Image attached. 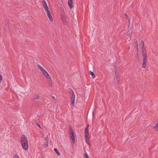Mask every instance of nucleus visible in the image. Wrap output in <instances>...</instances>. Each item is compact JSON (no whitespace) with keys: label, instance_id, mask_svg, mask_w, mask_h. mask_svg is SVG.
Returning <instances> with one entry per match:
<instances>
[{"label":"nucleus","instance_id":"obj_17","mask_svg":"<svg viewBox=\"0 0 158 158\" xmlns=\"http://www.w3.org/2000/svg\"><path fill=\"white\" fill-rule=\"evenodd\" d=\"M54 150L56 153V154L58 156H59L60 155V152L56 148H55L54 149Z\"/></svg>","mask_w":158,"mask_h":158},{"label":"nucleus","instance_id":"obj_2","mask_svg":"<svg viewBox=\"0 0 158 158\" xmlns=\"http://www.w3.org/2000/svg\"><path fill=\"white\" fill-rule=\"evenodd\" d=\"M142 53L143 57V62L142 65L143 68H145L146 67L147 62V52L144 47H142Z\"/></svg>","mask_w":158,"mask_h":158},{"label":"nucleus","instance_id":"obj_16","mask_svg":"<svg viewBox=\"0 0 158 158\" xmlns=\"http://www.w3.org/2000/svg\"><path fill=\"white\" fill-rule=\"evenodd\" d=\"M89 74L93 78H95L96 76L93 72L91 71H89Z\"/></svg>","mask_w":158,"mask_h":158},{"label":"nucleus","instance_id":"obj_19","mask_svg":"<svg viewBox=\"0 0 158 158\" xmlns=\"http://www.w3.org/2000/svg\"><path fill=\"white\" fill-rule=\"evenodd\" d=\"M154 129H156V131H158V120L157 123L154 127Z\"/></svg>","mask_w":158,"mask_h":158},{"label":"nucleus","instance_id":"obj_1","mask_svg":"<svg viewBox=\"0 0 158 158\" xmlns=\"http://www.w3.org/2000/svg\"><path fill=\"white\" fill-rule=\"evenodd\" d=\"M21 143L23 148L25 150H27L28 145L27 137L24 135H22L21 138Z\"/></svg>","mask_w":158,"mask_h":158},{"label":"nucleus","instance_id":"obj_7","mask_svg":"<svg viewBox=\"0 0 158 158\" xmlns=\"http://www.w3.org/2000/svg\"><path fill=\"white\" fill-rule=\"evenodd\" d=\"M85 137L86 138V141H87V139H88V138H89V134L88 129L87 128H85Z\"/></svg>","mask_w":158,"mask_h":158},{"label":"nucleus","instance_id":"obj_32","mask_svg":"<svg viewBox=\"0 0 158 158\" xmlns=\"http://www.w3.org/2000/svg\"><path fill=\"white\" fill-rule=\"evenodd\" d=\"M52 98H55V97L53 96H52Z\"/></svg>","mask_w":158,"mask_h":158},{"label":"nucleus","instance_id":"obj_6","mask_svg":"<svg viewBox=\"0 0 158 158\" xmlns=\"http://www.w3.org/2000/svg\"><path fill=\"white\" fill-rule=\"evenodd\" d=\"M44 75V76L47 78V79H48L49 77H51L50 75L44 69L42 72Z\"/></svg>","mask_w":158,"mask_h":158},{"label":"nucleus","instance_id":"obj_11","mask_svg":"<svg viewBox=\"0 0 158 158\" xmlns=\"http://www.w3.org/2000/svg\"><path fill=\"white\" fill-rule=\"evenodd\" d=\"M47 80L48 82L49 85L51 87L53 85H52V81L51 77H49V78H48Z\"/></svg>","mask_w":158,"mask_h":158},{"label":"nucleus","instance_id":"obj_8","mask_svg":"<svg viewBox=\"0 0 158 158\" xmlns=\"http://www.w3.org/2000/svg\"><path fill=\"white\" fill-rule=\"evenodd\" d=\"M48 136L45 138V140L46 141L44 143V144L43 145V146L44 147H47L48 145Z\"/></svg>","mask_w":158,"mask_h":158},{"label":"nucleus","instance_id":"obj_27","mask_svg":"<svg viewBox=\"0 0 158 158\" xmlns=\"http://www.w3.org/2000/svg\"><path fill=\"white\" fill-rule=\"evenodd\" d=\"M136 49L138 51V44H137V45H136Z\"/></svg>","mask_w":158,"mask_h":158},{"label":"nucleus","instance_id":"obj_5","mask_svg":"<svg viewBox=\"0 0 158 158\" xmlns=\"http://www.w3.org/2000/svg\"><path fill=\"white\" fill-rule=\"evenodd\" d=\"M120 78L118 74L115 75L114 77V83L115 84L118 85L120 81Z\"/></svg>","mask_w":158,"mask_h":158},{"label":"nucleus","instance_id":"obj_20","mask_svg":"<svg viewBox=\"0 0 158 158\" xmlns=\"http://www.w3.org/2000/svg\"><path fill=\"white\" fill-rule=\"evenodd\" d=\"M46 11L47 12V15H49L51 14L50 11L48 10V8L45 9Z\"/></svg>","mask_w":158,"mask_h":158},{"label":"nucleus","instance_id":"obj_22","mask_svg":"<svg viewBox=\"0 0 158 158\" xmlns=\"http://www.w3.org/2000/svg\"><path fill=\"white\" fill-rule=\"evenodd\" d=\"M84 156L85 158H89L86 153L85 154Z\"/></svg>","mask_w":158,"mask_h":158},{"label":"nucleus","instance_id":"obj_3","mask_svg":"<svg viewBox=\"0 0 158 158\" xmlns=\"http://www.w3.org/2000/svg\"><path fill=\"white\" fill-rule=\"evenodd\" d=\"M69 135L70 136V138H71L72 142L73 143H74L75 142V135L74 134V131L72 127L71 126H69Z\"/></svg>","mask_w":158,"mask_h":158},{"label":"nucleus","instance_id":"obj_13","mask_svg":"<svg viewBox=\"0 0 158 158\" xmlns=\"http://www.w3.org/2000/svg\"><path fill=\"white\" fill-rule=\"evenodd\" d=\"M62 19L63 21V23L64 25H66L68 24L66 19H64L62 17Z\"/></svg>","mask_w":158,"mask_h":158},{"label":"nucleus","instance_id":"obj_4","mask_svg":"<svg viewBox=\"0 0 158 158\" xmlns=\"http://www.w3.org/2000/svg\"><path fill=\"white\" fill-rule=\"evenodd\" d=\"M71 90L72 92L70 96L71 105H72L73 106H74V105L75 96L73 91L71 89Z\"/></svg>","mask_w":158,"mask_h":158},{"label":"nucleus","instance_id":"obj_25","mask_svg":"<svg viewBox=\"0 0 158 158\" xmlns=\"http://www.w3.org/2000/svg\"><path fill=\"white\" fill-rule=\"evenodd\" d=\"M2 79V76L0 74V83L1 82Z\"/></svg>","mask_w":158,"mask_h":158},{"label":"nucleus","instance_id":"obj_30","mask_svg":"<svg viewBox=\"0 0 158 158\" xmlns=\"http://www.w3.org/2000/svg\"><path fill=\"white\" fill-rule=\"evenodd\" d=\"M90 66H91V68H93V66L92 64H91V65H90Z\"/></svg>","mask_w":158,"mask_h":158},{"label":"nucleus","instance_id":"obj_28","mask_svg":"<svg viewBox=\"0 0 158 158\" xmlns=\"http://www.w3.org/2000/svg\"><path fill=\"white\" fill-rule=\"evenodd\" d=\"M37 125L39 127H40V128H41V126H40V125L39 123H37Z\"/></svg>","mask_w":158,"mask_h":158},{"label":"nucleus","instance_id":"obj_31","mask_svg":"<svg viewBox=\"0 0 158 158\" xmlns=\"http://www.w3.org/2000/svg\"><path fill=\"white\" fill-rule=\"evenodd\" d=\"M135 43L136 45H137V44H138V42H137V40L135 42Z\"/></svg>","mask_w":158,"mask_h":158},{"label":"nucleus","instance_id":"obj_9","mask_svg":"<svg viewBox=\"0 0 158 158\" xmlns=\"http://www.w3.org/2000/svg\"><path fill=\"white\" fill-rule=\"evenodd\" d=\"M68 4L70 8L71 9L73 8V0H68Z\"/></svg>","mask_w":158,"mask_h":158},{"label":"nucleus","instance_id":"obj_33","mask_svg":"<svg viewBox=\"0 0 158 158\" xmlns=\"http://www.w3.org/2000/svg\"><path fill=\"white\" fill-rule=\"evenodd\" d=\"M129 25H130V24H129V25H128V27H129Z\"/></svg>","mask_w":158,"mask_h":158},{"label":"nucleus","instance_id":"obj_24","mask_svg":"<svg viewBox=\"0 0 158 158\" xmlns=\"http://www.w3.org/2000/svg\"><path fill=\"white\" fill-rule=\"evenodd\" d=\"M141 44V45L142 46V47H144V42H143V40L142 41Z\"/></svg>","mask_w":158,"mask_h":158},{"label":"nucleus","instance_id":"obj_18","mask_svg":"<svg viewBox=\"0 0 158 158\" xmlns=\"http://www.w3.org/2000/svg\"><path fill=\"white\" fill-rule=\"evenodd\" d=\"M40 99V95L39 94H37L35 95L33 98V100H34L35 99Z\"/></svg>","mask_w":158,"mask_h":158},{"label":"nucleus","instance_id":"obj_26","mask_svg":"<svg viewBox=\"0 0 158 158\" xmlns=\"http://www.w3.org/2000/svg\"><path fill=\"white\" fill-rule=\"evenodd\" d=\"M88 140H89V139L88 138V139H87V141H86L87 142V143L88 144H89L90 143V142L89 141V140L88 141Z\"/></svg>","mask_w":158,"mask_h":158},{"label":"nucleus","instance_id":"obj_10","mask_svg":"<svg viewBox=\"0 0 158 158\" xmlns=\"http://www.w3.org/2000/svg\"><path fill=\"white\" fill-rule=\"evenodd\" d=\"M42 3L43 6L44 7V9H46L48 8V6L47 3L44 0H42Z\"/></svg>","mask_w":158,"mask_h":158},{"label":"nucleus","instance_id":"obj_21","mask_svg":"<svg viewBox=\"0 0 158 158\" xmlns=\"http://www.w3.org/2000/svg\"><path fill=\"white\" fill-rule=\"evenodd\" d=\"M124 15H125V16L126 19L127 20H130V19L129 16L126 13H125Z\"/></svg>","mask_w":158,"mask_h":158},{"label":"nucleus","instance_id":"obj_12","mask_svg":"<svg viewBox=\"0 0 158 158\" xmlns=\"http://www.w3.org/2000/svg\"><path fill=\"white\" fill-rule=\"evenodd\" d=\"M37 66L38 68L40 69L42 72V71H43L44 70V69L39 64H37Z\"/></svg>","mask_w":158,"mask_h":158},{"label":"nucleus","instance_id":"obj_15","mask_svg":"<svg viewBox=\"0 0 158 158\" xmlns=\"http://www.w3.org/2000/svg\"><path fill=\"white\" fill-rule=\"evenodd\" d=\"M47 16H48V17L50 21L51 22L53 20V19L52 16L51 15V14H50L49 15H47Z\"/></svg>","mask_w":158,"mask_h":158},{"label":"nucleus","instance_id":"obj_23","mask_svg":"<svg viewBox=\"0 0 158 158\" xmlns=\"http://www.w3.org/2000/svg\"><path fill=\"white\" fill-rule=\"evenodd\" d=\"M14 158H19V157L17 154H16L14 156Z\"/></svg>","mask_w":158,"mask_h":158},{"label":"nucleus","instance_id":"obj_29","mask_svg":"<svg viewBox=\"0 0 158 158\" xmlns=\"http://www.w3.org/2000/svg\"><path fill=\"white\" fill-rule=\"evenodd\" d=\"M89 127V124H88L87 125V126L85 128H87V129H88V128Z\"/></svg>","mask_w":158,"mask_h":158},{"label":"nucleus","instance_id":"obj_14","mask_svg":"<svg viewBox=\"0 0 158 158\" xmlns=\"http://www.w3.org/2000/svg\"><path fill=\"white\" fill-rule=\"evenodd\" d=\"M115 75L118 74V68L114 66Z\"/></svg>","mask_w":158,"mask_h":158}]
</instances>
